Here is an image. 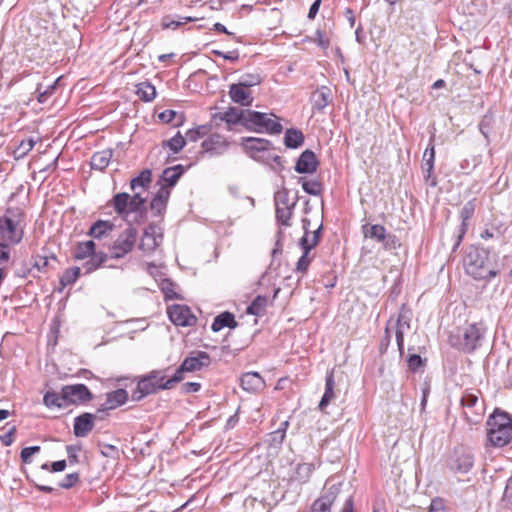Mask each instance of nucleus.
I'll return each instance as SVG.
<instances>
[{"label": "nucleus", "mask_w": 512, "mask_h": 512, "mask_svg": "<svg viewBox=\"0 0 512 512\" xmlns=\"http://www.w3.org/2000/svg\"><path fill=\"white\" fill-rule=\"evenodd\" d=\"M292 209H293V207H291V206L276 207V217H277V220L281 224L288 226L289 225V220H290L291 215H292Z\"/></svg>", "instance_id": "obj_53"}, {"label": "nucleus", "mask_w": 512, "mask_h": 512, "mask_svg": "<svg viewBox=\"0 0 512 512\" xmlns=\"http://www.w3.org/2000/svg\"><path fill=\"white\" fill-rule=\"evenodd\" d=\"M207 133L206 126H200L195 129H190L187 131L185 141L188 140L190 142H196L201 139Z\"/></svg>", "instance_id": "obj_56"}, {"label": "nucleus", "mask_w": 512, "mask_h": 512, "mask_svg": "<svg viewBox=\"0 0 512 512\" xmlns=\"http://www.w3.org/2000/svg\"><path fill=\"white\" fill-rule=\"evenodd\" d=\"M304 142V135L298 129H287L284 137V144L288 148H298Z\"/></svg>", "instance_id": "obj_35"}, {"label": "nucleus", "mask_w": 512, "mask_h": 512, "mask_svg": "<svg viewBox=\"0 0 512 512\" xmlns=\"http://www.w3.org/2000/svg\"><path fill=\"white\" fill-rule=\"evenodd\" d=\"M461 404L464 409L471 410V413L465 411V416L469 422L477 423L480 421L484 413V407L477 393L470 391L464 392L461 397Z\"/></svg>", "instance_id": "obj_11"}, {"label": "nucleus", "mask_w": 512, "mask_h": 512, "mask_svg": "<svg viewBox=\"0 0 512 512\" xmlns=\"http://www.w3.org/2000/svg\"><path fill=\"white\" fill-rule=\"evenodd\" d=\"M474 464V456L465 450H456L451 460L450 467L459 473H467Z\"/></svg>", "instance_id": "obj_18"}, {"label": "nucleus", "mask_w": 512, "mask_h": 512, "mask_svg": "<svg viewBox=\"0 0 512 512\" xmlns=\"http://www.w3.org/2000/svg\"><path fill=\"white\" fill-rule=\"evenodd\" d=\"M62 398L66 408L69 405H77L92 399V394L84 384L65 385L62 387Z\"/></svg>", "instance_id": "obj_10"}, {"label": "nucleus", "mask_w": 512, "mask_h": 512, "mask_svg": "<svg viewBox=\"0 0 512 512\" xmlns=\"http://www.w3.org/2000/svg\"><path fill=\"white\" fill-rule=\"evenodd\" d=\"M170 190L162 186L150 202V208L155 215H161L167 206Z\"/></svg>", "instance_id": "obj_24"}, {"label": "nucleus", "mask_w": 512, "mask_h": 512, "mask_svg": "<svg viewBox=\"0 0 512 512\" xmlns=\"http://www.w3.org/2000/svg\"><path fill=\"white\" fill-rule=\"evenodd\" d=\"M255 161L264 163V164H272V162L276 163L277 165H281V157L273 153V147L268 146L265 148V153L261 152Z\"/></svg>", "instance_id": "obj_46"}, {"label": "nucleus", "mask_w": 512, "mask_h": 512, "mask_svg": "<svg viewBox=\"0 0 512 512\" xmlns=\"http://www.w3.org/2000/svg\"><path fill=\"white\" fill-rule=\"evenodd\" d=\"M40 451L39 446H31V447H25L21 451V459L24 463H29L31 461V457Z\"/></svg>", "instance_id": "obj_62"}, {"label": "nucleus", "mask_w": 512, "mask_h": 512, "mask_svg": "<svg viewBox=\"0 0 512 512\" xmlns=\"http://www.w3.org/2000/svg\"><path fill=\"white\" fill-rule=\"evenodd\" d=\"M128 393L125 389H117L106 395L105 409H115L126 403Z\"/></svg>", "instance_id": "obj_29"}, {"label": "nucleus", "mask_w": 512, "mask_h": 512, "mask_svg": "<svg viewBox=\"0 0 512 512\" xmlns=\"http://www.w3.org/2000/svg\"><path fill=\"white\" fill-rule=\"evenodd\" d=\"M152 182V173L149 169H144L140 174L130 181V188L132 191H145Z\"/></svg>", "instance_id": "obj_30"}, {"label": "nucleus", "mask_w": 512, "mask_h": 512, "mask_svg": "<svg viewBox=\"0 0 512 512\" xmlns=\"http://www.w3.org/2000/svg\"><path fill=\"white\" fill-rule=\"evenodd\" d=\"M362 231L365 238L374 239L377 242L384 240V237L387 234L385 227L379 224H365L362 226Z\"/></svg>", "instance_id": "obj_33"}, {"label": "nucleus", "mask_w": 512, "mask_h": 512, "mask_svg": "<svg viewBox=\"0 0 512 512\" xmlns=\"http://www.w3.org/2000/svg\"><path fill=\"white\" fill-rule=\"evenodd\" d=\"M138 231L132 225L124 229L111 245L109 251L113 259H121L130 253L136 243Z\"/></svg>", "instance_id": "obj_7"}, {"label": "nucleus", "mask_w": 512, "mask_h": 512, "mask_svg": "<svg viewBox=\"0 0 512 512\" xmlns=\"http://www.w3.org/2000/svg\"><path fill=\"white\" fill-rule=\"evenodd\" d=\"M434 159H435V149L434 146L431 145L430 147H427L424 152V161L426 165V169L428 172H431L434 167Z\"/></svg>", "instance_id": "obj_59"}, {"label": "nucleus", "mask_w": 512, "mask_h": 512, "mask_svg": "<svg viewBox=\"0 0 512 512\" xmlns=\"http://www.w3.org/2000/svg\"><path fill=\"white\" fill-rule=\"evenodd\" d=\"M111 158V150H102L95 152L91 158V168L102 171L109 165Z\"/></svg>", "instance_id": "obj_32"}, {"label": "nucleus", "mask_w": 512, "mask_h": 512, "mask_svg": "<svg viewBox=\"0 0 512 512\" xmlns=\"http://www.w3.org/2000/svg\"><path fill=\"white\" fill-rule=\"evenodd\" d=\"M169 319L177 326H193L197 319L186 305L174 304L167 310Z\"/></svg>", "instance_id": "obj_12"}, {"label": "nucleus", "mask_w": 512, "mask_h": 512, "mask_svg": "<svg viewBox=\"0 0 512 512\" xmlns=\"http://www.w3.org/2000/svg\"><path fill=\"white\" fill-rule=\"evenodd\" d=\"M182 175V166L177 165L174 167L166 168L162 173L163 182L169 187L174 186Z\"/></svg>", "instance_id": "obj_41"}, {"label": "nucleus", "mask_w": 512, "mask_h": 512, "mask_svg": "<svg viewBox=\"0 0 512 512\" xmlns=\"http://www.w3.org/2000/svg\"><path fill=\"white\" fill-rule=\"evenodd\" d=\"M134 194L131 196L129 194V213H139L143 214L146 210L145 203L146 198L142 197V191H133Z\"/></svg>", "instance_id": "obj_39"}, {"label": "nucleus", "mask_w": 512, "mask_h": 512, "mask_svg": "<svg viewBox=\"0 0 512 512\" xmlns=\"http://www.w3.org/2000/svg\"><path fill=\"white\" fill-rule=\"evenodd\" d=\"M313 109L322 111L331 101V91L328 87L318 88L311 97Z\"/></svg>", "instance_id": "obj_25"}, {"label": "nucleus", "mask_w": 512, "mask_h": 512, "mask_svg": "<svg viewBox=\"0 0 512 512\" xmlns=\"http://www.w3.org/2000/svg\"><path fill=\"white\" fill-rule=\"evenodd\" d=\"M267 305V298L263 296H257L253 302L247 307L246 312L248 314L260 316L264 313Z\"/></svg>", "instance_id": "obj_45"}, {"label": "nucleus", "mask_w": 512, "mask_h": 512, "mask_svg": "<svg viewBox=\"0 0 512 512\" xmlns=\"http://www.w3.org/2000/svg\"><path fill=\"white\" fill-rule=\"evenodd\" d=\"M114 229V224L110 221L98 220L95 222L89 232L88 235L94 239H103L107 237Z\"/></svg>", "instance_id": "obj_28"}, {"label": "nucleus", "mask_w": 512, "mask_h": 512, "mask_svg": "<svg viewBox=\"0 0 512 512\" xmlns=\"http://www.w3.org/2000/svg\"><path fill=\"white\" fill-rule=\"evenodd\" d=\"M198 19L199 18H197V17H182L179 20H173L169 16H166L162 20V26L165 29H173V30H175V29L179 28L180 26H182V25H184V24H186L188 22H195Z\"/></svg>", "instance_id": "obj_48"}, {"label": "nucleus", "mask_w": 512, "mask_h": 512, "mask_svg": "<svg viewBox=\"0 0 512 512\" xmlns=\"http://www.w3.org/2000/svg\"><path fill=\"white\" fill-rule=\"evenodd\" d=\"M474 211H475V205L472 201L467 202L462 207L461 212H460L462 223H461V227H460V231H459V235H458L455 247H457L460 244L464 234L467 232L468 222L471 219V217L473 216Z\"/></svg>", "instance_id": "obj_27"}, {"label": "nucleus", "mask_w": 512, "mask_h": 512, "mask_svg": "<svg viewBox=\"0 0 512 512\" xmlns=\"http://www.w3.org/2000/svg\"><path fill=\"white\" fill-rule=\"evenodd\" d=\"M484 333L485 329L481 324H470L452 332L449 336V343L461 351L472 352L480 346Z\"/></svg>", "instance_id": "obj_3"}, {"label": "nucleus", "mask_w": 512, "mask_h": 512, "mask_svg": "<svg viewBox=\"0 0 512 512\" xmlns=\"http://www.w3.org/2000/svg\"><path fill=\"white\" fill-rule=\"evenodd\" d=\"M410 321L411 311L405 305H402L396 320V328L407 332L410 330Z\"/></svg>", "instance_id": "obj_44"}, {"label": "nucleus", "mask_w": 512, "mask_h": 512, "mask_svg": "<svg viewBox=\"0 0 512 512\" xmlns=\"http://www.w3.org/2000/svg\"><path fill=\"white\" fill-rule=\"evenodd\" d=\"M58 80L57 79L56 81H54L53 84L51 85H48L47 87H45V89H42V85H39L38 88H37V93H38V101L40 103H44L47 101L48 97L55 91L56 89V85L58 83Z\"/></svg>", "instance_id": "obj_55"}, {"label": "nucleus", "mask_w": 512, "mask_h": 512, "mask_svg": "<svg viewBox=\"0 0 512 512\" xmlns=\"http://www.w3.org/2000/svg\"><path fill=\"white\" fill-rule=\"evenodd\" d=\"M408 367L412 371H416L423 363L422 358L417 354H411L407 359Z\"/></svg>", "instance_id": "obj_64"}, {"label": "nucleus", "mask_w": 512, "mask_h": 512, "mask_svg": "<svg viewBox=\"0 0 512 512\" xmlns=\"http://www.w3.org/2000/svg\"><path fill=\"white\" fill-rule=\"evenodd\" d=\"M262 78L259 74H244L239 80V84L250 90L251 87L259 85Z\"/></svg>", "instance_id": "obj_52"}, {"label": "nucleus", "mask_w": 512, "mask_h": 512, "mask_svg": "<svg viewBox=\"0 0 512 512\" xmlns=\"http://www.w3.org/2000/svg\"><path fill=\"white\" fill-rule=\"evenodd\" d=\"M115 213L122 217H127L129 214V194L121 192L115 194L109 202Z\"/></svg>", "instance_id": "obj_26"}, {"label": "nucleus", "mask_w": 512, "mask_h": 512, "mask_svg": "<svg viewBox=\"0 0 512 512\" xmlns=\"http://www.w3.org/2000/svg\"><path fill=\"white\" fill-rule=\"evenodd\" d=\"M319 162L315 153L309 149H306L299 156L295 171L300 174H311L314 173L318 168Z\"/></svg>", "instance_id": "obj_16"}, {"label": "nucleus", "mask_w": 512, "mask_h": 512, "mask_svg": "<svg viewBox=\"0 0 512 512\" xmlns=\"http://www.w3.org/2000/svg\"><path fill=\"white\" fill-rule=\"evenodd\" d=\"M236 326L237 322L235 320L234 315L230 312H223L215 317L211 325V329L214 332H218L224 327L235 328Z\"/></svg>", "instance_id": "obj_31"}, {"label": "nucleus", "mask_w": 512, "mask_h": 512, "mask_svg": "<svg viewBox=\"0 0 512 512\" xmlns=\"http://www.w3.org/2000/svg\"><path fill=\"white\" fill-rule=\"evenodd\" d=\"M26 227V215L20 207H10L0 216V241L10 246L21 243Z\"/></svg>", "instance_id": "obj_1"}, {"label": "nucleus", "mask_w": 512, "mask_h": 512, "mask_svg": "<svg viewBox=\"0 0 512 512\" xmlns=\"http://www.w3.org/2000/svg\"><path fill=\"white\" fill-rule=\"evenodd\" d=\"M385 250H393L400 246V243L395 235L386 234L384 240L381 241Z\"/></svg>", "instance_id": "obj_60"}, {"label": "nucleus", "mask_w": 512, "mask_h": 512, "mask_svg": "<svg viewBox=\"0 0 512 512\" xmlns=\"http://www.w3.org/2000/svg\"><path fill=\"white\" fill-rule=\"evenodd\" d=\"M91 257L86 263L87 272L97 269L107 259L105 253H95V242L93 240L78 243L75 250V258L78 260Z\"/></svg>", "instance_id": "obj_8"}, {"label": "nucleus", "mask_w": 512, "mask_h": 512, "mask_svg": "<svg viewBox=\"0 0 512 512\" xmlns=\"http://www.w3.org/2000/svg\"><path fill=\"white\" fill-rule=\"evenodd\" d=\"M255 161L264 163V164H272V162L276 163L277 165H281V157L273 153V147L268 146L265 148V153L261 152Z\"/></svg>", "instance_id": "obj_47"}, {"label": "nucleus", "mask_w": 512, "mask_h": 512, "mask_svg": "<svg viewBox=\"0 0 512 512\" xmlns=\"http://www.w3.org/2000/svg\"><path fill=\"white\" fill-rule=\"evenodd\" d=\"M187 372L186 369H182V364L175 370L174 374L171 377H167V382L169 386V390L172 389L177 383L181 382L184 379V373Z\"/></svg>", "instance_id": "obj_58"}, {"label": "nucleus", "mask_w": 512, "mask_h": 512, "mask_svg": "<svg viewBox=\"0 0 512 512\" xmlns=\"http://www.w3.org/2000/svg\"><path fill=\"white\" fill-rule=\"evenodd\" d=\"M299 182L301 183L302 189L307 194L318 196L323 190L322 184L318 180H307L305 178H300Z\"/></svg>", "instance_id": "obj_43"}, {"label": "nucleus", "mask_w": 512, "mask_h": 512, "mask_svg": "<svg viewBox=\"0 0 512 512\" xmlns=\"http://www.w3.org/2000/svg\"><path fill=\"white\" fill-rule=\"evenodd\" d=\"M488 441L496 447L507 445L512 439V421L508 413L495 409L487 420Z\"/></svg>", "instance_id": "obj_2"}, {"label": "nucleus", "mask_w": 512, "mask_h": 512, "mask_svg": "<svg viewBox=\"0 0 512 512\" xmlns=\"http://www.w3.org/2000/svg\"><path fill=\"white\" fill-rule=\"evenodd\" d=\"M185 144V138L181 135L180 132H177L174 137L163 143V145L169 147L174 154L180 152Z\"/></svg>", "instance_id": "obj_51"}, {"label": "nucleus", "mask_w": 512, "mask_h": 512, "mask_svg": "<svg viewBox=\"0 0 512 512\" xmlns=\"http://www.w3.org/2000/svg\"><path fill=\"white\" fill-rule=\"evenodd\" d=\"M241 146L244 152L255 160L261 152L265 153V148L271 146V142L264 138L243 137Z\"/></svg>", "instance_id": "obj_15"}, {"label": "nucleus", "mask_w": 512, "mask_h": 512, "mask_svg": "<svg viewBox=\"0 0 512 512\" xmlns=\"http://www.w3.org/2000/svg\"><path fill=\"white\" fill-rule=\"evenodd\" d=\"M335 387L334 369H331L325 376V391L318 405L320 411L324 412L326 407L336 398Z\"/></svg>", "instance_id": "obj_19"}, {"label": "nucleus", "mask_w": 512, "mask_h": 512, "mask_svg": "<svg viewBox=\"0 0 512 512\" xmlns=\"http://www.w3.org/2000/svg\"><path fill=\"white\" fill-rule=\"evenodd\" d=\"M228 94L234 103L241 106H250L254 99L251 91L239 83L231 84Z\"/></svg>", "instance_id": "obj_21"}, {"label": "nucleus", "mask_w": 512, "mask_h": 512, "mask_svg": "<svg viewBox=\"0 0 512 512\" xmlns=\"http://www.w3.org/2000/svg\"><path fill=\"white\" fill-rule=\"evenodd\" d=\"M134 194L131 196L129 194V213H139L143 214L146 210L145 203L146 198L142 197V191H133Z\"/></svg>", "instance_id": "obj_38"}, {"label": "nucleus", "mask_w": 512, "mask_h": 512, "mask_svg": "<svg viewBox=\"0 0 512 512\" xmlns=\"http://www.w3.org/2000/svg\"><path fill=\"white\" fill-rule=\"evenodd\" d=\"M246 116L248 119L245 121V128L249 131L279 134L283 129L279 122L271 119L266 113L248 110Z\"/></svg>", "instance_id": "obj_6"}, {"label": "nucleus", "mask_w": 512, "mask_h": 512, "mask_svg": "<svg viewBox=\"0 0 512 512\" xmlns=\"http://www.w3.org/2000/svg\"><path fill=\"white\" fill-rule=\"evenodd\" d=\"M134 194L131 196L129 194V213H139L143 214L146 210L145 203L146 198L142 197V191H133Z\"/></svg>", "instance_id": "obj_40"}, {"label": "nucleus", "mask_w": 512, "mask_h": 512, "mask_svg": "<svg viewBox=\"0 0 512 512\" xmlns=\"http://www.w3.org/2000/svg\"><path fill=\"white\" fill-rule=\"evenodd\" d=\"M79 275H80V268L79 267L68 268V269L65 270V272L61 276L60 284L63 287L72 285L79 278Z\"/></svg>", "instance_id": "obj_50"}, {"label": "nucleus", "mask_w": 512, "mask_h": 512, "mask_svg": "<svg viewBox=\"0 0 512 512\" xmlns=\"http://www.w3.org/2000/svg\"><path fill=\"white\" fill-rule=\"evenodd\" d=\"M80 450V447L74 445H68L66 447L67 456L70 464L78 463V453Z\"/></svg>", "instance_id": "obj_63"}, {"label": "nucleus", "mask_w": 512, "mask_h": 512, "mask_svg": "<svg viewBox=\"0 0 512 512\" xmlns=\"http://www.w3.org/2000/svg\"><path fill=\"white\" fill-rule=\"evenodd\" d=\"M163 232L161 227L156 224L148 225L140 239L139 249L144 254L153 253L162 243Z\"/></svg>", "instance_id": "obj_9"}, {"label": "nucleus", "mask_w": 512, "mask_h": 512, "mask_svg": "<svg viewBox=\"0 0 512 512\" xmlns=\"http://www.w3.org/2000/svg\"><path fill=\"white\" fill-rule=\"evenodd\" d=\"M464 266L466 272L475 279L496 276V272L488 266V252L483 249L471 248L465 257Z\"/></svg>", "instance_id": "obj_5"}, {"label": "nucleus", "mask_w": 512, "mask_h": 512, "mask_svg": "<svg viewBox=\"0 0 512 512\" xmlns=\"http://www.w3.org/2000/svg\"><path fill=\"white\" fill-rule=\"evenodd\" d=\"M340 492V485L330 486L311 507V512H331V506Z\"/></svg>", "instance_id": "obj_13"}, {"label": "nucleus", "mask_w": 512, "mask_h": 512, "mask_svg": "<svg viewBox=\"0 0 512 512\" xmlns=\"http://www.w3.org/2000/svg\"><path fill=\"white\" fill-rule=\"evenodd\" d=\"M275 205L276 207H285V206H291V207H294L295 206V202H292L290 203L289 201V195H288V192L286 190H282V191H278L276 194H275Z\"/></svg>", "instance_id": "obj_57"}, {"label": "nucleus", "mask_w": 512, "mask_h": 512, "mask_svg": "<svg viewBox=\"0 0 512 512\" xmlns=\"http://www.w3.org/2000/svg\"><path fill=\"white\" fill-rule=\"evenodd\" d=\"M211 358L205 351H194L190 356L186 357L182 361V369H186L187 372H196L201 370L203 367L210 365Z\"/></svg>", "instance_id": "obj_14"}, {"label": "nucleus", "mask_w": 512, "mask_h": 512, "mask_svg": "<svg viewBox=\"0 0 512 512\" xmlns=\"http://www.w3.org/2000/svg\"><path fill=\"white\" fill-rule=\"evenodd\" d=\"M170 367L165 369H155L143 375L138 383L133 396L134 400H141L143 397L154 394L159 390H169L167 376Z\"/></svg>", "instance_id": "obj_4"}, {"label": "nucleus", "mask_w": 512, "mask_h": 512, "mask_svg": "<svg viewBox=\"0 0 512 512\" xmlns=\"http://www.w3.org/2000/svg\"><path fill=\"white\" fill-rule=\"evenodd\" d=\"M321 230L322 224H320L319 227L315 231H313L312 235H310V233L306 231L299 242L301 248H307L309 250H312L315 246H317V244L320 241Z\"/></svg>", "instance_id": "obj_37"}, {"label": "nucleus", "mask_w": 512, "mask_h": 512, "mask_svg": "<svg viewBox=\"0 0 512 512\" xmlns=\"http://www.w3.org/2000/svg\"><path fill=\"white\" fill-rule=\"evenodd\" d=\"M136 95L145 102H150L156 97L155 87L148 81L136 85Z\"/></svg>", "instance_id": "obj_36"}, {"label": "nucleus", "mask_w": 512, "mask_h": 512, "mask_svg": "<svg viewBox=\"0 0 512 512\" xmlns=\"http://www.w3.org/2000/svg\"><path fill=\"white\" fill-rule=\"evenodd\" d=\"M314 471V465L311 463L298 464L294 479L300 483H306Z\"/></svg>", "instance_id": "obj_42"}, {"label": "nucleus", "mask_w": 512, "mask_h": 512, "mask_svg": "<svg viewBox=\"0 0 512 512\" xmlns=\"http://www.w3.org/2000/svg\"><path fill=\"white\" fill-rule=\"evenodd\" d=\"M95 416L91 413H83L74 419V435L86 437L94 428Z\"/></svg>", "instance_id": "obj_23"}, {"label": "nucleus", "mask_w": 512, "mask_h": 512, "mask_svg": "<svg viewBox=\"0 0 512 512\" xmlns=\"http://www.w3.org/2000/svg\"><path fill=\"white\" fill-rule=\"evenodd\" d=\"M43 403L48 408H66L65 400L62 398V391L60 393L55 391H47L44 394Z\"/></svg>", "instance_id": "obj_34"}, {"label": "nucleus", "mask_w": 512, "mask_h": 512, "mask_svg": "<svg viewBox=\"0 0 512 512\" xmlns=\"http://www.w3.org/2000/svg\"><path fill=\"white\" fill-rule=\"evenodd\" d=\"M241 387L248 392L257 393L265 388V381L257 372H246L241 378Z\"/></svg>", "instance_id": "obj_20"}, {"label": "nucleus", "mask_w": 512, "mask_h": 512, "mask_svg": "<svg viewBox=\"0 0 512 512\" xmlns=\"http://www.w3.org/2000/svg\"><path fill=\"white\" fill-rule=\"evenodd\" d=\"M229 146V142L220 134H212L206 140L202 142V148L206 152H210L215 155L224 153Z\"/></svg>", "instance_id": "obj_22"}, {"label": "nucleus", "mask_w": 512, "mask_h": 512, "mask_svg": "<svg viewBox=\"0 0 512 512\" xmlns=\"http://www.w3.org/2000/svg\"><path fill=\"white\" fill-rule=\"evenodd\" d=\"M79 481L78 473H70L67 474L62 482L59 483V486L64 489L72 488Z\"/></svg>", "instance_id": "obj_61"}, {"label": "nucleus", "mask_w": 512, "mask_h": 512, "mask_svg": "<svg viewBox=\"0 0 512 512\" xmlns=\"http://www.w3.org/2000/svg\"><path fill=\"white\" fill-rule=\"evenodd\" d=\"M246 113H248V110L229 107L226 111L215 114L214 118L226 122L229 130H231V126L236 124H241L245 127V121L248 119Z\"/></svg>", "instance_id": "obj_17"}, {"label": "nucleus", "mask_w": 512, "mask_h": 512, "mask_svg": "<svg viewBox=\"0 0 512 512\" xmlns=\"http://www.w3.org/2000/svg\"><path fill=\"white\" fill-rule=\"evenodd\" d=\"M302 249H303V253H302L301 257L299 258V260L297 261L296 271L300 272V273H305L310 265V262H311V258L309 256L311 250H309L307 248H302Z\"/></svg>", "instance_id": "obj_54"}, {"label": "nucleus", "mask_w": 512, "mask_h": 512, "mask_svg": "<svg viewBox=\"0 0 512 512\" xmlns=\"http://www.w3.org/2000/svg\"><path fill=\"white\" fill-rule=\"evenodd\" d=\"M35 143L33 138L22 140L14 150L15 158H24L33 149Z\"/></svg>", "instance_id": "obj_49"}]
</instances>
